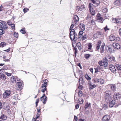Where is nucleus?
<instances>
[{"label":"nucleus","instance_id":"f257e3e1","mask_svg":"<svg viewBox=\"0 0 121 121\" xmlns=\"http://www.w3.org/2000/svg\"><path fill=\"white\" fill-rule=\"evenodd\" d=\"M104 97L106 100L109 102L111 100L112 97L111 96V91L108 90L104 92Z\"/></svg>","mask_w":121,"mask_h":121},{"label":"nucleus","instance_id":"f03ea898","mask_svg":"<svg viewBox=\"0 0 121 121\" xmlns=\"http://www.w3.org/2000/svg\"><path fill=\"white\" fill-rule=\"evenodd\" d=\"M70 37L71 40H76L78 39L77 34L74 29L72 30L69 33Z\"/></svg>","mask_w":121,"mask_h":121},{"label":"nucleus","instance_id":"7ed1b4c3","mask_svg":"<svg viewBox=\"0 0 121 121\" xmlns=\"http://www.w3.org/2000/svg\"><path fill=\"white\" fill-rule=\"evenodd\" d=\"M23 84L22 81L17 82L16 83V87L18 88L17 90H21L23 87Z\"/></svg>","mask_w":121,"mask_h":121},{"label":"nucleus","instance_id":"20e7f679","mask_svg":"<svg viewBox=\"0 0 121 121\" xmlns=\"http://www.w3.org/2000/svg\"><path fill=\"white\" fill-rule=\"evenodd\" d=\"M10 93V90H6L3 95V97L5 98H8Z\"/></svg>","mask_w":121,"mask_h":121},{"label":"nucleus","instance_id":"39448f33","mask_svg":"<svg viewBox=\"0 0 121 121\" xmlns=\"http://www.w3.org/2000/svg\"><path fill=\"white\" fill-rule=\"evenodd\" d=\"M116 66L117 69L116 70L118 72L120 76L121 75V65L119 64H116Z\"/></svg>","mask_w":121,"mask_h":121},{"label":"nucleus","instance_id":"423d86ee","mask_svg":"<svg viewBox=\"0 0 121 121\" xmlns=\"http://www.w3.org/2000/svg\"><path fill=\"white\" fill-rule=\"evenodd\" d=\"M107 59L108 60V62L114 63L116 61L115 57L112 56H108Z\"/></svg>","mask_w":121,"mask_h":121},{"label":"nucleus","instance_id":"0eeeda50","mask_svg":"<svg viewBox=\"0 0 121 121\" xmlns=\"http://www.w3.org/2000/svg\"><path fill=\"white\" fill-rule=\"evenodd\" d=\"M0 27L4 29H5L8 28V26L6 23L3 21V22L0 24Z\"/></svg>","mask_w":121,"mask_h":121},{"label":"nucleus","instance_id":"6e6552de","mask_svg":"<svg viewBox=\"0 0 121 121\" xmlns=\"http://www.w3.org/2000/svg\"><path fill=\"white\" fill-rule=\"evenodd\" d=\"M110 119V116L108 115L104 116L102 119V121H108Z\"/></svg>","mask_w":121,"mask_h":121},{"label":"nucleus","instance_id":"1a4fd4ad","mask_svg":"<svg viewBox=\"0 0 121 121\" xmlns=\"http://www.w3.org/2000/svg\"><path fill=\"white\" fill-rule=\"evenodd\" d=\"M45 94H43V96L40 98L41 100L42 101L43 100V103L44 104H45L46 101L47 100V98L46 96H45Z\"/></svg>","mask_w":121,"mask_h":121},{"label":"nucleus","instance_id":"9d476101","mask_svg":"<svg viewBox=\"0 0 121 121\" xmlns=\"http://www.w3.org/2000/svg\"><path fill=\"white\" fill-rule=\"evenodd\" d=\"M91 1H92L93 4V6L95 7L97 6L100 4V2L99 1H95L94 0H92Z\"/></svg>","mask_w":121,"mask_h":121},{"label":"nucleus","instance_id":"9b49d317","mask_svg":"<svg viewBox=\"0 0 121 121\" xmlns=\"http://www.w3.org/2000/svg\"><path fill=\"white\" fill-rule=\"evenodd\" d=\"M108 60L107 58L104 57L103 60V62L104 63V67H106L108 65Z\"/></svg>","mask_w":121,"mask_h":121},{"label":"nucleus","instance_id":"f8f14e48","mask_svg":"<svg viewBox=\"0 0 121 121\" xmlns=\"http://www.w3.org/2000/svg\"><path fill=\"white\" fill-rule=\"evenodd\" d=\"M97 20L99 21L101 23H102L104 20H103V18L101 16V15L99 13H98L97 15Z\"/></svg>","mask_w":121,"mask_h":121},{"label":"nucleus","instance_id":"ddd939ff","mask_svg":"<svg viewBox=\"0 0 121 121\" xmlns=\"http://www.w3.org/2000/svg\"><path fill=\"white\" fill-rule=\"evenodd\" d=\"M110 87V88L112 91H116V87L115 86V84H111L109 85Z\"/></svg>","mask_w":121,"mask_h":121},{"label":"nucleus","instance_id":"4468645a","mask_svg":"<svg viewBox=\"0 0 121 121\" xmlns=\"http://www.w3.org/2000/svg\"><path fill=\"white\" fill-rule=\"evenodd\" d=\"M73 19L74 20V22L75 23V25H77V22L79 21V18L78 16L76 15L74 16Z\"/></svg>","mask_w":121,"mask_h":121},{"label":"nucleus","instance_id":"2eb2a0df","mask_svg":"<svg viewBox=\"0 0 121 121\" xmlns=\"http://www.w3.org/2000/svg\"><path fill=\"white\" fill-rule=\"evenodd\" d=\"M109 68L111 71L113 73H114L116 70V69L114 65H110L109 66Z\"/></svg>","mask_w":121,"mask_h":121},{"label":"nucleus","instance_id":"dca6fc26","mask_svg":"<svg viewBox=\"0 0 121 121\" xmlns=\"http://www.w3.org/2000/svg\"><path fill=\"white\" fill-rule=\"evenodd\" d=\"M120 94L117 93H115L113 95V98L114 99H118V98H120Z\"/></svg>","mask_w":121,"mask_h":121},{"label":"nucleus","instance_id":"f3484780","mask_svg":"<svg viewBox=\"0 0 121 121\" xmlns=\"http://www.w3.org/2000/svg\"><path fill=\"white\" fill-rule=\"evenodd\" d=\"M20 95L19 94H15L13 96V99L15 100L20 99Z\"/></svg>","mask_w":121,"mask_h":121},{"label":"nucleus","instance_id":"a211bd4d","mask_svg":"<svg viewBox=\"0 0 121 121\" xmlns=\"http://www.w3.org/2000/svg\"><path fill=\"white\" fill-rule=\"evenodd\" d=\"M79 27L81 30L83 31L85 30V25L83 23H80L79 25Z\"/></svg>","mask_w":121,"mask_h":121},{"label":"nucleus","instance_id":"6ab92c4d","mask_svg":"<svg viewBox=\"0 0 121 121\" xmlns=\"http://www.w3.org/2000/svg\"><path fill=\"white\" fill-rule=\"evenodd\" d=\"M113 46L114 48H116L117 49H120V48L121 46L118 43H113Z\"/></svg>","mask_w":121,"mask_h":121},{"label":"nucleus","instance_id":"aec40b11","mask_svg":"<svg viewBox=\"0 0 121 121\" xmlns=\"http://www.w3.org/2000/svg\"><path fill=\"white\" fill-rule=\"evenodd\" d=\"M88 84L89 86V88L90 89H92L96 87L95 85L94 84H92L91 82H88Z\"/></svg>","mask_w":121,"mask_h":121},{"label":"nucleus","instance_id":"412c9836","mask_svg":"<svg viewBox=\"0 0 121 121\" xmlns=\"http://www.w3.org/2000/svg\"><path fill=\"white\" fill-rule=\"evenodd\" d=\"M101 42L99 40L98 41L97 43V44L96 46V49L98 50L100 48V46L101 43Z\"/></svg>","mask_w":121,"mask_h":121},{"label":"nucleus","instance_id":"4be33fe9","mask_svg":"<svg viewBox=\"0 0 121 121\" xmlns=\"http://www.w3.org/2000/svg\"><path fill=\"white\" fill-rule=\"evenodd\" d=\"M121 20V18H119V17H118L117 19L115 18L113 20V21H115V22H114L115 23H121V22H120V21Z\"/></svg>","mask_w":121,"mask_h":121},{"label":"nucleus","instance_id":"5701e85b","mask_svg":"<svg viewBox=\"0 0 121 121\" xmlns=\"http://www.w3.org/2000/svg\"><path fill=\"white\" fill-rule=\"evenodd\" d=\"M7 117L6 116H5L4 114H2L1 116L0 117V120L4 121V120H6Z\"/></svg>","mask_w":121,"mask_h":121},{"label":"nucleus","instance_id":"b1692460","mask_svg":"<svg viewBox=\"0 0 121 121\" xmlns=\"http://www.w3.org/2000/svg\"><path fill=\"white\" fill-rule=\"evenodd\" d=\"M84 8V5H82L81 6L79 7L76 9V10L78 11H81Z\"/></svg>","mask_w":121,"mask_h":121},{"label":"nucleus","instance_id":"393cba45","mask_svg":"<svg viewBox=\"0 0 121 121\" xmlns=\"http://www.w3.org/2000/svg\"><path fill=\"white\" fill-rule=\"evenodd\" d=\"M115 100H112L111 102L109 103V106L110 107H112L115 104Z\"/></svg>","mask_w":121,"mask_h":121},{"label":"nucleus","instance_id":"a878e982","mask_svg":"<svg viewBox=\"0 0 121 121\" xmlns=\"http://www.w3.org/2000/svg\"><path fill=\"white\" fill-rule=\"evenodd\" d=\"M115 38L113 35H111L109 38V39L110 41H112L114 40Z\"/></svg>","mask_w":121,"mask_h":121},{"label":"nucleus","instance_id":"bb28decb","mask_svg":"<svg viewBox=\"0 0 121 121\" xmlns=\"http://www.w3.org/2000/svg\"><path fill=\"white\" fill-rule=\"evenodd\" d=\"M105 44H102L100 48V52L101 53H103L104 52V46Z\"/></svg>","mask_w":121,"mask_h":121},{"label":"nucleus","instance_id":"cd10ccee","mask_svg":"<svg viewBox=\"0 0 121 121\" xmlns=\"http://www.w3.org/2000/svg\"><path fill=\"white\" fill-rule=\"evenodd\" d=\"M120 0H117L114 2V4H115L117 5H120Z\"/></svg>","mask_w":121,"mask_h":121},{"label":"nucleus","instance_id":"c85d7f7f","mask_svg":"<svg viewBox=\"0 0 121 121\" xmlns=\"http://www.w3.org/2000/svg\"><path fill=\"white\" fill-rule=\"evenodd\" d=\"M90 104H91L90 103L88 102L86 103L84 106L85 109H87L90 106Z\"/></svg>","mask_w":121,"mask_h":121},{"label":"nucleus","instance_id":"c756f323","mask_svg":"<svg viewBox=\"0 0 121 121\" xmlns=\"http://www.w3.org/2000/svg\"><path fill=\"white\" fill-rule=\"evenodd\" d=\"M0 78L3 80L5 79L6 78L4 74H0Z\"/></svg>","mask_w":121,"mask_h":121},{"label":"nucleus","instance_id":"7c9ffc66","mask_svg":"<svg viewBox=\"0 0 121 121\" xmlns=\"http://www.w3.org/2000/svg\"><path fill=\"white\" fill-rule=\"evenodd\" d=\"M83 32L82 30V31H79L78 34L79 36H78V38L79 39H80V37L82 36V34H83Z\"/></svg>","mask_w":121,"mask_h":121},{"label":"nucleus","instance_id":"2f4dec72","mask_svg":"<svg viewBox=\"0 0 121 121\" xmlns=\"http://www.w3.org/2000/svg\"><path fill=\"white\" fill-rule=\"evenodd\" d=\"M6 44V43L5 42H1L0 44V46L3 47L5 46Z\"/></svg>","mask_w":121,"mask_h":121},{"label":"nucleus","instance_id":"473e14b6","mask_svg":"<svg viewBox=\"0 0 121 121\" xmlns=\"http://www.w3.org/2000/svg\"><path fill=\"white\" fill-rule=\"evenodd\" d=\"M84 56L86 59H87L91 56V55L89 54H86Z\"/></svg>","mask_w":121,"mask_h":121},{"label":"nucleus","instance_id":"72a5a7b5","mask_svg":"<svg viewBox=\"0 0 121 121\" xmlns=\"http://www.w3.org/2000/svg\"><path fill=\"white\" fill-rule=\"evenodd\" d=\"M90 11V13L91 15H95V11L93 10L92 9H90V10H89Z\"/></svg>","mask_w":121,"mask_h":121},{"label":"nucleus","instance_id":"f704fd0d","mask_svg":"<svg viewBox=\"0 0 121 121\" xmlns=\"http://www.w3.org/2000/svg\"><path fill=\"white\" fill-rule=\"evenodd\" d=\"M99 84H104V80L102 79H99Z\"/></svg>","mask_w":121,"mask_h":121},{"label":"nucleus","instance_id":"c9c22d12","mask_svg":"<svg viewBox=\"0 0 121 121\" xmlns=\"http://www.w3.org/2000/svg\"><path fill=\"white\" fill-rule=\"evenodd\" d=\"M83 95L82 91H79L78 92V95L79 97H81Z\"/></svg>","mask_w":121,"mask_h":121},{"label":"nucleus","instance_id":"e433bc0d","mask_svg":"<svg viewBox=\"0 0 121 121\" xmlns=\"http://www.w3.org/2000/svg\"><path fill=\"white\" fill-rule=\"evenodd\" d=\"M11 81L13 83L14 82H16L15 78L14 76H13L11 77Z\"/></svg>","mask_w":121,"mask_h":121},{"label":"nucleus","instance_id":"4c0bfd02","mask_svg":"<svg viewBox=\"0 0 121 121\" xmlns=\"http://www.w3.org/2000/svg\"><path fill=\"white\" fill-rule=\"evenodd\" d=\"M92 47V44L91 43H90L88 44V49L89 50H90L91 49Z\"/></svg>","mask_w":121,"mask_h":121},{"label":"nucleus","instance_id":"58836bf2","mask_svg":"<svg viewBox=\"0 0 121 121\" xmlns=\"http://www.w3.org/2000/svg\"><path fill=\"white\" fill-rule=\"evenodd\" d=\"M83 82V78H79V84L82 83Z\"/></svg>","mask_w":121,"mask_h":121},{"label":"nucleus","instance_id":"ea45409f","mask_svg":"<svg viewBox=\"0 0 121 121\" xmlns=\"http://www.w3.org/2000/svg\"><path fill=\"white\" fill-rule=\"evenodd\" d=\"M20 31L22 34H24L26 33V32L25 30V29H21L20 30Z\"/></svg>","mask_w":121,"mask_h":121},{"label":"nucleus","instance_id":"a19ab883","mask_svg":"<svg viewBox=\"0 0 121 121\" xmlns=\"http://www.w3.org/2000/svg\"><path fill=\"white\" fill-rule=\"evenodd\" d=\"M4 31L1 29H0V35H2L4 33Z\"/></svg>","mask_w":121,"mask_h":121},{"label":"nucleus","instance_id":"79ce46f5","mask_svg":"<svg viewBox=\"0 0 121 121\" xmlns=\"http://www.w3.org/2000/svg\"><path fill=\"white\" fill-rule=\"evenodd\" d=\"M87 39L86 37V35H84L83 36L82 38V39L83 40H84L85 39Z\"/></svg>","mask_w":121,"mask_h":121},{"label":"nucleus","instance_id":"37998d69","mask_svg":"<svg viewBox=\"0 0 121 121\" xmlns=\"http://www.w3.org/2000/svg\"><path fill=\"white\" fill-rule=\"evenodd\" d=\"M40 117V115L39 114L37 113L36 116V117L35 118H34V120L35 121L38 118Z\"/></svg>","mask_w":121,"mask_h":121},{"label":"nucleus","instance_id":"c03bdc74","mask_svg":"<svg viewBox=\"0 0 121 121\" xmlns=\"http://www.w3.org/2000/svg\"><path fill=\"white\" fill-rule=\"evenodd\" d=\"M12 22L11 20H8V21L7 22V23L8 25H10L12 24Z\"/></svg>","mask_w":121,"mask_h":121},{"label":"nucleus","instance_id":"a18cd8bd","mask_svg":"<svg viewBox=\"0 0 121 121\" xmlns=\"http://www.w3.org/2000/svg\"><path fill=\"white\" fill-rule=\"evenodd\" d=\"M85 77L86 79L88 80H90L91 79V78L88 75H86L85 76Z\"/></svg>","mask_w":121,"mask_h":121},{"label":"nucleus","instance_id":"49530a36","mask_svg":"<svg viewBox=\"0 0 121 121\" xmlns=\"http://www.w3.org/2000/svg\"><path fill=\"white\" fill-rule=\"evenodd\" d=\"M14 36L16 38H17L18 36V34L17 33L14 32Z\"/></svg>","mask_w":121,"mask_h":121},{"label":"nucleus","instance_id":"de8ad7c7","mask_svg":"<svg viewBox=\"0 0 121 121\" xmlns=\"http://www.w3.org/2000/svg\"><path fill=\"white\" fill-rule=\"evenodd\" d=\"M99 64L100 66H102L104 65V63L102 61H99Z\"/></svg>","mask_w":121,"mask_h":121},{"label":"nucleus","instance_id":"09e8293b","mask_svg":"<svg viewBox=\"0 0 121 121\" xmlns=\"http://www.w3.org/2000/svg\"><path fill=\"white\" fill-rule=\"evenodd\" d=\"M93 4H91V3H90L89 5V10H90V9H92V5H93Z\"/></svg>","mask_w":121,"mask_h":121},{"label":"nucleus","instance_id":"8fccbe9b","mask_svg":"<svg viewBox=\"0 0 121 121\" xmlns=\"http://www.w3.org/2000/svg\"><path fill=\"white\" fill-rule=\"evenodd\" d=\"M16 83H17V82H21L20 80V79L18 77H16L15 78Z\"/></svg>","mask_w":121,"mask_h":121},{"label":"nucleus","instance_id":"3c124183","mask_svg":"<svg viewBox=\"0 0 121 121\" xmlns=\"http://www.w3.org/2000/svg\"><path fill=\"white\" fill-rule=\"evenodd\" d=\"M29 10L28 9H27L26 8H25L23 9V11L24 13H25L27 11H28Z\"/></svg>","mask_w":121,"mask_h":121},{"label":"nucleus","instance_id":"603ef678","mask_svg":"<svg viewBox=\"0 0 121 121\" xmlns=\"http://www.w3.org/2000/svg\"><path fill=\"white\" fill-rule=\"evenodd\" d=\"M4 66L3 68V69H1L0 70V74H1L2 73L4 72Z\"/></svg>","mask_w":121,"mask_h":121},{"label":"nucleus","instance_id":"864d4df0","mask_svg":"<svg viewBox=\"0 0 121 121\" xmlns=\"http://www.w3.org/2000/svg\"><path fill=\"white\" fill-rule=\"evenodd\" d=\"M12 29H15V25L14 24H12L10 25Z\"/></svg>","mask_w":121,"mask_h":121},{"label":"nucleus","instance_id":"5fc2aeb1","mask_svg":"<svg viewBox=\"0 0 121 121\" xmlns=\"http://www.w3.org/2000/svg\"><path fill=\"white\" fill-rule=\"evenodd\" d=\"M5 74L8 76H11L12 73H8L7 72H6L5 73Z\"/></svg>","mask_w":121,"mask_h":121},{"label":"nucleus","instance_id":"6e6d98bb","mask_svg":"<svg viewBox=\"0 0 121 121\" xmlns=\"http://www.w3.org/2000/svg\"><path fill=\"white\" fill-rule=\"evenodd\" d=\"M107 9L106 8H105L103 10V12L104 13H105L107 12Z\"/></svg>","mask_w":121,"mask_h":121},{"label":"nucleus","instance_id":"4d7b16f0","mask_svg":"<svg viewBox=\"0 0 121 121\" xmlns=\"http://www.w3.org/2000/svg\"><path fill=\"white\" fill-rule=\"evenodd\" d=\"M108 26L107 25H106L105 27H104V30L105 31V32L107 30H109V28H108Z\"/></svg>","mask_w":121,"mask_h":121},{"label":"nucleus","instance_id":"13d9d810","mask_svg":"<svg viewBox=\"0 0 121 121\" xmlns=\"http://www.w3.org/2000/svg\"><path fill=\"white\" fill-rule=\"evenodd\" d=\"M48 81V80L47 79H45L43 80V82L44 84H47V83Z\"/></svg>","mask_w":121,"mask_h":121},{"label":"nucleus","instance_id":"bf43d9fd","mask_svg":"<svg viewBox=\"0 0 121 121\" xmlns=\"http://www.w3.org/2000/svg\"><path fill=\"white\" fill-rule=\"evenodd\" d=\"M47 84H42V86H41V87L42 88L45 87V88H46V87L47 86Z\"/></svg>","mask_w":121,"mask_h":121},{"label":"nucleus","instance_id":"052dcab7","mask_svg":"<svg viewBox=\"0 0 121 121\" xmlns=\"http://www.w3.org/2000/svg\"><path fill=\"white\" fill-rule=\"evenodd\" d=\"M108 48L109 51L110 52H112V48L111 47H109L108 46Z\"/></svg>","mask_w":121,"mask_h":121},{"label":"nucleus","instance_id":"680f3d73","mask_svg":"<svg viewBox=\"0 0 121 121\" xmlns=\"http://www.w3.org/2000/svg\"><path fill=\"white\" fill-rule=\"evenodd\" d=\"M94 81L95 82H97L99 84V79H96L94 80Z\"/></svg>","mask_w":121,"mask_h":121},{"label":"nucleus","instance_id":"e2e57ef3","mask_svg":"<svg viewBox=\"0 0 121 121\" xmlns=\"http://www.w3.org/2000/svg\"><path fill=\"white\" fill-rule=\"evenodd\" d=\"M76 46L78 47L81 46V44L79 42L77 44Z\"/></svg>","mask_w":121,"mask_h":121},{"label":"nucleus","instance_id":"0e129e2a","mask_svg":"<svg viewBox=\"0 0 121 121\" xmlns=\"http://www.w3.org/2000/svg\"><path fill=\"white\" fill-rule=\"evenodd\" d=\"M74 26V25L73 24V23L70 26V30H72L73 29H73Z\"/></svg>","mask_w":121,"mask_h":121},{"label":"nucleus","instance_id":"69168bd1","mask_svg":"<svg viewBox=\"0 0 121 121\" xmlns=\"http://www.w3.org/2000/svg\"><path fill=\"white\" fill-rule=\"evenodd\" d=\"M46 90L47 88H45L42 90V91L43 93H44L45 91H46Z\"/></svg>","mask_w":121,"mask_h":121},{"label":"nucleus","instance_id":"338daca9","mask_svg":"<svg viewBox=\"0 0 121 121\" xmlns=\"http://www.w3.org/2000/svg\"><path fill=\"white\" fill-rule=\"evenodd\" d=\"M80 84H79V86L78 87V88L79 89H82V86L81 85H80Z\"/></svg>","mask_w":121,"mask_h":121},{"label":"nucleus","instance_id":"774afa93","mask_svg":"<svg viewBox=\"0 0 121 121\" xmlns=\"http://www.w3.org/2000/svg\"><path fill=\"white\" fill-rule=\"evenodd\" d=\"M74 119L75 120L73 121H77L78 120V118L77 116H74Z\"/></svg>","mask_w":121,"mask_h":121}]
</instances>
